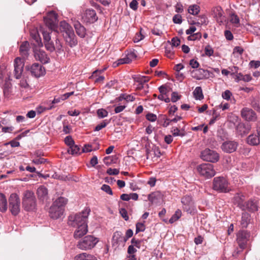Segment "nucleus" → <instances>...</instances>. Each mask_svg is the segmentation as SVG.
Instances as JSON below:
<instances>
[{"instance_id":"nucleus-1","label":"nucleus","mask_w":260,"mask_h":260,"mask_svg":"<svg viewBox=\"0 0 260 260\" xmlns=\"http://www.w3.org/2000/svg\"><path fill=\"white\" fill-rule=\"evenodd\" d=\"M90 210L86 208L81 212L70 215L68 217V224L76 228L74 237L79 239L85 235L88 232L87 220Z\"/></svg>"},{"instance_id":"nucleus-2","label":"nucleus","mask_w":260,"mask_h":260,"mask_svg":"<svg viewBox=\"0 0 260 260\" xmlns=\"http://www.w3.org/2000/svg\"><path fill=\"white\" fill-rule=\"evenodd\" d=\"M67 199L63 197L57 199L50 207L49 216L52 219H58L63 215L64 206L67 203Z\"/></svg>"},{"instance_id":"nucleus-3","label":"nucleus","mask_w":260,"mask_h":260,"mask_svg":"<svg viewBox=\"0 0 260 260\" xmlns=\"http://www.w3.org/2000/svg\"><path fill=\"white\" fill-rule=\"evenodd\" d=\"M22 206L27 211H34L37 206L36 199L34 192L26 190L23 193Z\"/></svg>"},{"instance_id":"nucleus-4","label":"nucleus","mask_w":260,"mask_h":260,"mask_svg":"<svg viewBox=\"0 0 260 260\" xmlns=\"http://www.w3.org/2000/svg\"><path fill=\"white\" fill-rule=\"evenodd\" d=\"M98 242L99 240L97 238L88 235L79 241L77 246L80 249L86 250L93 248Z\"/></svg>"},{"instance_id":"nucleus-5","label":"nucleus","mask_w":260,"mask_h":260,"mask_svg":"<svg viewBox=\"0 0 260 260\" xmlns=\"http://www.w3.org/2000/svg\"><path fill=\"white\" fill-rule=\"evenodd\" d=\"M213 188L219 192H226L229 191L228 182L223 177H217L214 178Z\"/></svg>"},{"instance_id":"nucleus-6","label":"nucleus","mask_w":260,"mask_h":260,"mask_svg":"<svg viewBox=\"0 0 260 260\" xmlns=\"http://www.w3.org/2000/svg\"><path fill=\"white\" fill-rule=\"evenodd\" d=\"M9 209L13 215H17L20 211V202L18 196L16 193L10 195L9 199Z\"/></svg>"},{"instance_id":"nucleus-7","label":"nucleus","mask_w":260,"mask_h":260,"mask_svg":"<svg viewBox=\"0 0 260 260\" xmlns=\"http://www.w3.org/2000/svg\"><path fill=\"white\" fill-rule=\"evenodd\" d=\"M198 172L205 178H211L215 175L213 166L211 164H202L197 167Z\"/></svg>"},{"instance_id":"nucleus-8","label":"nucleus","mask_w":260,"mask_h":260,"mask_svg":"<svg viewBox=\"0 0 260 260\" xmlns=\"http://www.w3.org/2000/svg\"><path fill=\"white\" fill-rule=\"evenodd\" d=\"M44 22L46 26L50 29V31L52 32V30H55L56 28L57 24V14L53 11L49 12L46 17L44 18Z\"/></svg>"},{"instance_id":"nucleus-9","label":"nucleus","mask_w":260,"mask_h":260,"mask_svg":"<svg viewBox=\"0 0 260 260\" xmlns=\"http://www.w3.org/2000/svg\"><path fill=\"white\" fill-rule=\"evenodd\" d=\"M26 69L29 71L31 75L36 78L42 76L45 74V69L39 63H34L30 66H27Z\"/></svg>"},{"instance_id":"nucleus-10","label":"nucleus","mask_w":260,"mask_h":260,"mask_svg":"<svg viewBox=\"0 0 260 260\" xmlns=\"http://www.w3.org/2000/svg\"><path fill=\"white\" fill-rule=\"evenodd\" d=\"M201 157L204 160L211 162H215L219 159L218 153L215 151L209 149H206L203 151L201 153Z\"/></svg>"},{"instance_id":"nucleus-11","label":"nucleus","mask_w":260,"mask_h":260,"mask_svg":"<svg viewBox=\"0 0 260 260\" xmlns=\"http://www.w3.org/2000/svg\"><path fill=\"white\" fill-rule=\"evenodd\" d=\"M82 19L84 23L91 24L96 21L98 17L94 10L87 9L83 13Z\"/></svg>"},{"instance_id":"nucleus-12","label":"nucleus","mask_w":260,"mask_h":260,"mask_svg":"<svg viewBox=\"0 0 260 260\" xmlns=\"http://www.w3.org/2000/svg\"><path fill=\"white\" fill-rule=\"evenodd\" d=\"M241 117L247 121H256L257 120V115L256 113L251 108L248 107L243 108L241 111Z\"/></svg>"},{"instance_id":"nucleus-13","label":"nucleus","mask_w":260,"mask_h":260,"mask_svg":"<svg viewBox=\"0 0 260 260\" xmlns=\"http://www.w3.org/2000/svg\"><path fill=\"white\" fill-rule=\"evenodd\" d=\"M137 57L136 51L135 49L131 50L125 57L119 59L116 62H114L113 67H116L119 64L129 63Z\"/></svg>"},{"instance_id":"nucleus-14","label":"nucleus","mask_w":260,"mask_h":260,"mask_svg":"<svg viewBox=\"0 0 260 260\" xmlns=\"http://www.w3.org/2000/svg\"><path fill=\"white\" fill-rule=\"evenodd\" d=\"M249 237V234L246 231H239L237 235V241L241 249L245 248L247 242Z\"/></svg>"},{"instance_id":"nucleus-15","label":"nucleus","mask_w":260,"mask_h":260,"mask_svg":"<svg viewBox=\"0 0 260 260\" xmlns=\"http://www.w3.org/2000/svg\"><path fill=\"white\" fill-rule=\"evenodd\" d=\"M34 56L37 60L43 64H46L50 62V58L46 52L42 49H36L34 51Z\"/></svg>"},{"instance_id":"nucleus-16","label":"nucleus","mask_w":260,"mask_h":260,"mask_svg":"<svg viewBox=\"0 0 260 260\" xmlns=\"http://www.w3.org/2000/svg\"><path fill=\"white\" fill-rule=\"evenodd\" d=\"M14 76L16 79H19L21 76L24 62L20 57H17L14 60Z\"/></svg>"},{"instance_id":"nucleus-17","label":"nucleus","mask_w":260,"mask_h":260,"mask_svg":"<svg viewBox=\"0 0 260 260\" xmlns=\"http://www.w3.org/2000/svg\"><path fill=\"white\" fill-rule=\"evenodd\" d=\"M37 194L40 202L42 203L47 202L49 199L48 189L44 186L42 185L38 188Z\"/></svg>"},{"instance_id":"nucleus-18","label":"nucleus","mask_w":260,"mask_h":260,"mask_svg":"<svg viewBox=\"0 0 260 260\" xmlns=\"http://www.w3.org/2000/svg\"><path fill=\"white\" fill-rule=\"evenodd\" d=\"M251 129V125L250 123H239L236 126V131L237 133L243 136L249 133Z\"/></svg>"},{"instance_id":"nucleus-19","label":"nucleus","mask_w":260,"mask_h":260,"mask_svg":"<svg viewBox=\"0 0 260 260\" xmlns=\"http://www.w3.org/2000/svg\"><path fill=\"white\" fill-rule=\"evenodd\" d=\"M256 134H251L247 138V142L250 145H257L260 143V127H257L256 129Z\"/></svg>"},{"instance_id":"nucleus-20","label":"nucleus","mask_w":260,"mask_h":260,"mask_svg":"<svg viewBox=\"0 0 260 260\" xmlns=\"http://www.w3.org/2000/svg\"><path fill=\"white\" fill-rule=\"evenodd\" d=\"M238 143L235 141H227L221 145L222 150L227 153H232L236 151Z\"/></svg>"},{"instance_id":"nucleus-21","label":"nucleus","mask_w":260,"mask_h":260,"mask_svg":"<svg viewBox=\"0 0 260 260\" xmlns=\"http://www.w3.org/2000/svg\"><path fill=\"white\" fill-rule=\"evenodd\" d=\"M212 15L216 18L218 23H222L225 20L223 10L220 6L214 7L213 9Z\"/></svg>"},{"instance_id":"nucleus-22","label":"nucleus","mask_w":260,"mask_h":260,"mask_svg":"<svg viewBox=\"0 0 260 260\" xmlns=\"http://www.w3.org/2000/svg\"><path fill=\"white\" fill-rule=\"evenodd\" d=\"M134 81L137 83L136 84V89L138 90H141L145 88V83L149 81V78L146 76H137L134 78Z\"/></svg>"},{"instance_id":"nucleus-23","label":"nucleus","mask_w":260,"mask_h":260,"mask_svg":"<svg viewBox=\"0 0 260 260\" xmlns=\"http://www.w3.org/2000/svg\"><path fill=\"white\" fill-rule=\"evenodd\" d=\"M66 43L71 47L75 46L78 43L74 31L67 35H63Z\"/></svg>"},{"instance_id":"nucleus-24","label":"nucleus","mask_w":260,"mask_h":260,"mask_svg":"<svg viewBox=\"0 0 260 260\" xmlns=\"http://www.w3.org/2000/svg\"><path fill=\"white\" fill-rule=\"evenodd\" d=\"M244 201L245 197L241 193H237L234 197V204L237 205L242 210H244L245 209V203Z\"/></svg>"},{"instance_id":"nucleus-25","label":"nucleus","mask_w":260,"mask_h":260,"mask_svg":"<svg viewBox=\"0 0 260 260\" xmlns=\"http://www.w3.org/2000/svg\"><path fill=\"white\" fill-rule=\"evenodd\" d=\"M181 203L183 205V208L187 212H189L190 208L193 206L192 198L189 196L183 197L181 199Z\"/></svg>"},{"instance_id":"nucleus-26","label":"nucleus","mask_w":260,"mask_h":260,"mask_svg":"<svg viewBox=\"0 0 260 260\" xmlns=\"http://www.w3.org/2000/svg\"><path fill=\"white\" fill-rule=\"evenodd\" d=\"M30 47L29 44L28 42L25 41L22 43V44L20 46L19 52L23 58H26L28 56L29 53L28 51L29 50Z\"/></svg>"},{"instance_id":"nucleus-27","label":"nucleus","mask_w":260,"mask_h":260,"mask_svg":"<svg viewBox=\"0 0 260 260\" xmlns=\"http://www.w3.org/2000/svg\"><path fill=\"white\" fill-rule=\"evenodd\" d=\"M162 196L160 192L155 191L149 194L148 199L151 204H157L161 199Z\"/></svg>"},{"instance_id":"nucleus-28","label":"nucleus","mask_w":260,"mask_h":260,"mask_svg":"<svg viewBox=\"0 0 260 260\" xmlns=\"http://www.w3.org/2000/svg\"><path fill=\"white\" fill-rule=\"evenodd\" d=\"M77 34L81 38H84L86 35V29L78 21L75 22L74 24Z\"/></svg>"},{"instance_id":"nucleus-29","label":"nucleus","mask_w":260,"mask_h":260,"mask_svg":"<svg viewBox=\"0 0 260 260\" xmlns=\"http://www.w3.org/2000/svg\"><path fill=\"white\" fill-rule=\"evenodd\" d=\"M74 260H98L93 255L86 252L77 254L74 257Z\"/></svg>"},{"instance_id":"nucleus-30","label":"nucleus","mask_w":260,"mask_h":260,"mask_svg":"<svg viewBox=\"0 0 260 260\" xmlns=\"http://www.w3.org/2000/svg\"><path fill=\"white\" fill-rule=\"evenodd\" d=\"M60 29L63 32V35H67L74 31L72 26L64 21H61L60 23Z\"/></svg>"},{"instance_id":"nucleus-31","label":"nucleus","mask_w":260,"mask_h":260,"mask_svg":"<svg viewBox=\"0 0 260 260\" xmlns=\"http://www.w3.org/2000/svg\"><path fill=\"white\" fill-rule=\"evenodd\" d=\"M7 210V201L6 196L0 193V211L5 212Z\"/></svg>"},{"instance_id":"nucleus-32","label":"nucleus","mask_w":260,"mask_h":260,"mask_svg":"<svg viewBox=\"0 0 260 260\" xmlns=\"http://www.w3.org/2000/svg\"><path fill=\"white\" fill-rule=\"evenodd\" d=\"M258 209L257 205L256 202L253 201H249L247 202H245V210H248L251 212H254L257 211Z\"/></svg>"},{"instance_id":"nucleus-33","label":"nucleus","mask_w":260,"mask_h":260,"mask_svg":"<svg viewBox=\"0 0 260 260\" xmlns=\"http://www.w3.org/2000/svg\"><path fill=\"white\" fill-rule=\"evenodd\" d=\"M252 78L250 74L243 75L242 73H237L236 75L237 81L243 80L245 82H249L251 80Z\"/></svg>"},{"instance_id":"nucleus-34","label":"nucleus","mask_w":260,"mask_h":260,"mask_svg":"<svg viewBox=\"0 0 260 260\" xmlns=\"http://www.w3.org/2000/svg\"><path fill=\"white\" fill-rule=\"evenodd\" d=\"M250 216L247 212H243L242 215L241 225L243 227H247L249 221Z\"/></svg>"},{"instance_id":"nucleus-35","label":"nucleus","mask_w":260,"mask_h":260,"mask_svg":"<svg viewBox=\"0 0 260 260\" xmlns=\"http://www.w3.org/2000/svg\"><path fill=\"white\" fill-rule=\"evenodd\" d=\"M200 11V7L196 4L189 6L188 9V12L193 15H197Z\"/></svg>"},{"instance_id":"nucleus-36","label":"nucleus","mask_w":260,"mask_h":260,"mask_svg":"<svg viewBox=\"0 0 260 260\" xmlns=\"http://www.w3.org/2000/svg\"><path fill=\"white\" fill-rule=\"evenodd\" d=\"M193 95L196 99L201 100L204 98L202 88L200 86L197 87L194 91Z\"/></svg>"},{"instance_id":"nucleus-37","label":"nucleus","mask_w":260,"mask_h":260,"mask_svg":"<svg viewBox=\"0 0 260 260\" xmlns=\"http://www.w3.org/2000/svg\"><path fill=\"white\" fill-rule=\"evenodd\" d=\"M182 215L181 211L179 209L175 211V213L173 215V216L171 217V218L169 220V222L170 223H173L175 221H177L181 216Z\"/></svg>"},{"instance_id":"nucleus-38","label":"nucleus","mask_w":260,"mask_h":260,"mask_svg":"<svg viewBox=\"0 0 260 260\" xmlns=\"http://www.w3.org/2000/svg\"><path fill=\"white\" fill-rule=\"evenodd\" d=\"M80 147L75 144L69 147L68 152L72 155L77 154L79 153Z\"/></svg>"},{"instance_id":"nucleus-39","label":"nucleus","mask_w":260,"mask_h":260,"mask_svg":"<svg viewBox=\"0 0 260 260\" xmlns=\"http://www.w3.org/2000/svg\"><path fill=\"white\" fill-rule=\"evenodd\" d=\"M251 105L252 107L256 111L260 113V100L253 99L251 102Z\"/></svg>"},{"instance_id":"nucleus-40","label":"nucleus","mask_w":260,"mask_h":260,"mask_svg":"<svg viewBox=\"0 0 260 260\" xmlns=\"http://www.w3.org/2000/svg\"><path fill=\"white\" fill-rule=\"evenodd\" d=\"M55 48L56 51L58 53H61L63 52V49L62 48V45L60 43V41L57 39L55 38Z\"/></svg>"},{"instance_id":"nucleus-41","label":"nucleus","mask_w":260,"mask_h":260,"mask_svg":"<svg viewBox=\"0 0 260 260\" xmlns=\"http://www.w3.org/2000/svg\"><path fill=\"white\" fill-rule=\"evenodd\" d=\"M45 48L51 52H53L55 50V45L52 41H50L44 43Z\"/></svg>"},{"instance_id":"nucleus-42","label":"nucleus","mask_w":260,"mask_h":260,"mask_svg":"<svg viewBox=\"0 0 260 260\" xmlns=\"http://www.w3.org/2000/svg\"><path fill=\"white\" fill-rule=\"evenodd\" d=\"M165 53L168 57L172 58L174 54L173 47L171 46H167L165 49Z\"/></svg>"},{"instance_id":"nucleus-43","label":"nucleus","mask_w":260,"mask_h":260,"mask_svg":"<svg viewBox=\"0 0 260 260\" xmlns=\"http://www.w3.org/2000/svg\"><path fill=\"white\" fill-rule=\"evenodd\" d=\"M202 38V34L201 32H197L190 35L187 37V40L189 41H195L196 40H200Z\"/></svg>"},{"instance_id":"nucleus-44","label":"nucleus","mask_w":260,"mask_h":260,"mask_svg":"<svg viewBox=\"0 0 260 260\" xmlns=\"http://www.w3.org/2000/svg\"><path fill=\"white\" fill-rule=\"evenodd\" d=\"M108 112L104 109H100L97 111V114L100 118H103L108 116Z\"/></svg>"},{"instance_id":"nucleus-45","label":"nucleus","mask_w":260,"mask_h":260,"mask_svg":"<svg viewBox=\"0 0 260 260\" xmlns=\"http://www.w3.org/2000/svg\"><path fill=\"white\" fill-rule=\"evenodd\" d=\"M230 21L233 24H239L240 20L238 16L236 14L233 13L231 15Z\"/></svg>"},{"instance_id":"nucleus-46","label":"nucleus","mask_w":260,"mask_h":260,"mask_svg":"<svg viewBox=\"0 0 260 260\" xmlns=\"http://www.w3.org/2000/svg\"><path fill=\"white\" fill-rule=\"evenodd\" d=\"M172 132L174 136L183 137L185 135L184 133L180 132V131L178 127H173L172 129Z\"/></svg>"},{"instance_id":"nucleus-47","label":"nucleus","mask_w":260,"mask_h":260,"mask_svg":"<svg viewBox=\"0 0 260 260\" xmlns=\"http://www.w3.org/2000/svg\"><path fill=\"white\" fill-rule=\"evenodd\" d=\"M42 34H43V39H44V43L51 40V37L50 36V32L49 31H43Z\"/></svg>"},{"instance_id":"nucleus-48","label":"nucleus","mask_w":260,"mask_h":260,"mask_svg":"<svg viewBox=\"0 0 260 260\" xmlns=\"http://www.w3.org/2000/svg\"><path fill=\"white\" fill-rule=\"evenodd\" d=\"M173 21L174 23L181 24L182 22V16L179 14H176L173 17Z\"/></svg>"},{"instance_id":"nucleus-49","label":"nucleus","mask_w":260,"mask_h":260,"mask_svg":"<svg viewBox=\"0 0 260 260\" xmlns=\"http://www.w3.org/2000/svg\"><path fill=\"white\" fill-rule=\"evenodd\" d=\"M64 142L68 146H69V147L75 143L74 141L70 136H67L65 138Z\"/></svg>"},{"instance_id":"nucleus-50","label":"nucleus","mask_w":260,"mask_h":260,"mask_svg":"<svg viewBox=\"0 0 260 260\" xmlns=\"http://www.w3.org/2000/svg\"><path fill=\"white\" fill-rule=\"evenodd\" d=\"M11 84L10 83H6L4 87V93L5 96H8L10 94Z\"/></svg>"},{"instance_id":"nucleus-51","label":"nucleus","mask_w":260,"mask_h":260,"mask_svg":"<svg viewBox=\"0 0 260 260\" xmlns=\"http://www.w3.org/2000/svg\"><path fill=\"white\" fill-rule=\"evenodd\" d=\"M101 189L109 194L112 195L113 194L111 188L107 184L103 185L101 187Z\"/></svg>"},{"instance_id":"nucleus-52","label":"nucleus","mask_w":260,"mask_h":260,"mask_svg":"<svg viewBox=\"0 0 260 260\" xmlns=\"http://www.w3.org/2000/svg\"><path fill=\"white\" fill-rule=\"evenodd\" d=\"M214 51L210 45H207L205 48V53L207 56H211L213 55Z\"/></svg>"},{"instance_id":"nucleus-53","label":"nucleus","mask_w":260,"mask_h":260,"mask_svg":"<svg viewBox=\"0 0 260 260\" xmlns=\"http://www.w3.org/2000/svg\"><path fill=\"white\" fill-rule=\"evenodd\" d=\"M180 44V40L177 37H174L171 40V46L173 48L174 47H177L179 46Z\"/></svg>"},{"instance_id":"nucleus-54","label":"nucleus","mask_w":260,"mask_h":260,"mask_svg":"<svg viewBox=\"0 0 260 260\" xmlns=\"http://www.w3.org/2000/svg\"><path fill=\"white\" fill-rule=\"evenodd\" d=\"M145 225L143 223L138 222L136 224V233L145 231Z\"/></svg>"},{"instance_id":"nucleus-55","label":"nucleus","mask_w":260,"mask_h":260,"mask_svg":"<svg viewBox=\"0 0 260 260\" xmlns=\"http://www.w3.org/2000/svg\"><path fill=\"white\" fill-rule=\"evenodd\" d=\"M158 90H159V92L161 94H164V95H167V93L169 92V90H168V89L167 88V86L166 85H163L160 86L158 88Z\"/></svg>"},{"instance_id":"nucleus-56","label":"nucleus","mask_w":260,"mask_h":260,"mask_svg":"<svg viewBox=\"0 0 260 260\" xmlns=\"http://www.w3.org/2000/svg\"><path fill=\"white\" fill-rule=\"evenodd\" d=\"M119 213L125 220L127 221L128 220V216L127 215V211L124 208L120 209Z\"/></svg>"},{"instance_id":"nucleus-57","label":"nucleus","mask_w":260,"mask_h":260,"mask_svg":"<svg viewBox=\"0 0 260 260\" xmlns=\"http://www.w3.org/2000/svg\"><path fill=\"white\" fill-rule=\"evenodd\" d=\"M146 119L151 122L155 121L157 119V116L153 113H148L146 115Z\"/></svg>"},{"instance_id":"nucleus-58","label":"nucleus","mask_w":260,"mask_h":260,"mask_svg":"<svg viewBox=\"0 0 260 260\" xmlns=\"http://www.w3.org/2000/svg\"><path fill=\"white\" fill-rule=\"evenodd\" d=\"M119 173V170L117 169L109 168L107 171V173L110 175H116Z\"/></svg>"},{"instance_id":"nucleus-59","label":"nucleus","mask_w":260,"mask_h":260,"mask_svg":"<svg viewBox=\"0 0 260 260\" xmlns=\"http://www.w3.org/2000/svg\"><path fill=\"white\" fill-rule=\"evenodd\" d=\"M108 123V122H106V121H103L100 124L96 125L95 127L94 131H99L100 130L102 129L103 128L106 127Z\"/></svg>"},{"instance_id":"nucleus-60","label":"nucleus","mask_w":260,"mask_h":260,"mask_svg":"<svg viewBox=\"0 0 260 260\" xmlns=\"http://www.w3.org/2000/svg\"><path fill=\"white\" fill-rule=\"evenodd\" d=\"M138 1L133 0L129 4V7L134 11H136L138 9Z\"/></svg>"},{"instance_id":"nucleus-61","label":"nucleus","mask_w":260,"mask_h":260,"mask_svg":"<svg viewBox=\"0 0 260 260\" xmlns=\"http://www.w3.org/2000/svg\"><path fill=\"white\" fill-rule=\"evenodd\" d=\"M181 96L178 94L176 92H173L172 93L171 101L173 103L177 102L180 99Z\"/></svg>"},{"instance_id":"nucleus-62","label":"nucleus","mask_w":260,"mask_h":260,"mask_svg":"<svg viewBox=\"0 0 260 260\" xmlns=\"http://www.w3.org/2000/svg\"><path fill=\"white\" fill-rule=\"evenodd\" d=\"M232 95V93L231 91L229 90H225L224 92L222 94V98L225 99L229 100L230 99L231 96Z\"/></svg>"},{"instance_id":"nucleus-63","label":"nucleus","mask_w":260,"mask_h":260,"mask_svg":"<svg viewBox=\"0 0 260 260\" xmlns=\"http://www.w3.org/2000/svg\"><path fill=\"white\" fill-rule=\"evenodd\" d=\"M131 243L132 244V245H134V247L135 246L138 248H140L141 241L136 240L135 238H133L131 240Z\"/></svg>"},{"instance_id":"nucleus-64","label":"nucleus","mask_w":260,"mask_h":260,"mask_svg":"<svg viewBox=\"0 0 260 260\" xmlns=\"http://www.w3.org/2000/svg\"><path fill=\"white\" fill-rule=\"evenodd\" d=\"M189 64L191 68L197 69L199 67V63L194 59H192L189 61Z\"/></svg>"}]
</instances>
